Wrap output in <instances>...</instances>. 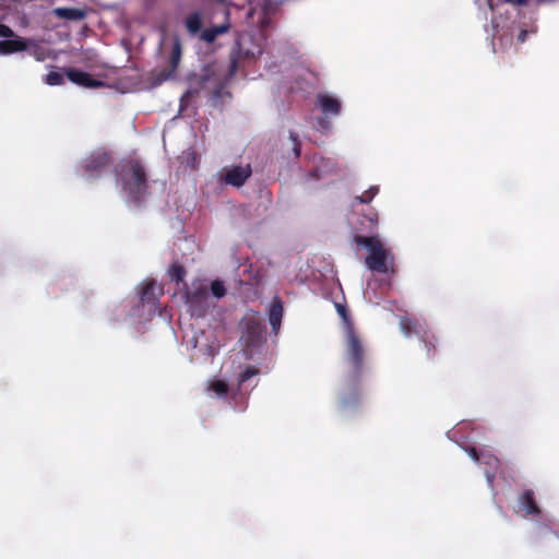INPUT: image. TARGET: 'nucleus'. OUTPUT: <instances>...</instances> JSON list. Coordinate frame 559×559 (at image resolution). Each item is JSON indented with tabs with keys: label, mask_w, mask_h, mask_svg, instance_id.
I'll use <instances>...</instances> for the list:
<instances>
[{
	"label": "nucleus",
	"mask_w": 559,
	"mask_h": 559,
	"mask_svg": "<svg viewBox=\"0 0 559 559\" xmlns=\"http://www.w3.org/2000/svg\"><path fill=\"white\" fill-rule=\"evenodd\" d=\"M369 354L364 340L355 331L348 328L344 337L342 354V378L348 389L356 390L368 371Z\"/></svg>",
	"instance_id": "obj_1"
},
{
	"label": "nucleus",
	"mask_w": 559,
	"mask_h": 559,
	"mask_svg": "<svg viewBox=\"0 0 559 559\" xmlns=\"http://www.w3.org/2000/svg\"><path fill=\"white\" fill-rule=\"evenodd\" d=\"M117 181L134 202H140L147 192L146 171L138 159L131 158L120 165Z\"/></svg>",
	"instance_id": "obj_2"
},
{
	"label": "nucleus",
	"mask_w": 559,
	"mask_h": 559,
	"mask_svg": "<svg viewBox=\"0 0 559 559\" xmlns=\"http://www.w3.org/2000/svg\"><path fill=\"white\" fill-rule=\"evenodd\" d=\"M354 241L368 249L369 255L365 262L369 270L378 273H388L390 267L393 266L394 257L389 249L383 247V243L377 236H355Z\"/></svg>",
	"instance_id": "obj_3"
},
{
	"label": "nucleus",
	"mask_w": 559,
	"mask_h": 559,
	"mask_svg": "<svg viewBox=\"0 0 559 559\" xmlns=\"http://www.w3.org/2000/svg\"><path fill=\"white\" fill-rule=\"evenodd\" d=\"M264 334L265 326L258 313L245 317L241 338L246 343L247 347L254 348L260 346L264 340Z\"/></svg>",
	"instance_id": "obj_4"
},
{
	"label": "nucleus",
	"mask_w": 559,
	"mask_h": 559,
	"mask_svg": "<svg viewBox=\"0 0 559 559\" xmlns=\"http://www.w3.org/2000/svg\"><path fill=\"white\" fill-rule=\"evenodd\" d=\"M111 164L112 159L108 153L94 152L82 162L81 168L86 177L94 179L110 168Z\"/></svg>",
	"instance_id": "obj_5"
},
{
	"label": "nucleus",
	"mask_w": 559,
	"mask_h": 559,
	"mask_svg": "<svg viewBox=\"0 0 559 559\" xmlns=\"http://www.w3.org/2000/svg\"><path fill=\"white\" fill-rule=\"evenodd\" d=\"M262 53V47L251 35H242L237 40V53L231 55V72L237 69V58L255 59Z\"/></svg>",
	"instance_id": "obj_6"
},
{
	"label": "nucleus",
	"mask_w": 559,
	"mask_h": 559,
	"mask_svg": "<svg viewBox=\"0 0 559 559\" xmlns=\"http://www.w3.org/2000/svg\"><path fill=\"white\" fill-rule=\"evenodd\" d=\"M66 75L72 83L83 87L95 88L104 85L102 81L94 79L90 73L76 69H67Z\"/></svg>",
	"instance_id": "obj_7"
},
{
	"label": "nucleus",
	"mask_w": 559,
	"mask_h": 559,
	"mask_svg": "<svg viewBox=\"0 0 559 559\" xmlns=\"http://www.w3.org/2000/svg\"><path fill=\"white\" fill-rule=\"evenodd\" d=\"M317 106L326 117H334L341 112V102L329 94H318Z\"/></svg>",
	"instance_id": "obj_8"
},
{
	"label": "nucleus",
	"mask_w": 559,
	"mask_h": 559,
	"mask_svg": "<svg viewBox=\"0 0 559 559\" xmlns=\"http://www.w3.org/2000/svg\"><path fill=\"white\" fill-rule=\"evenodd\" d=\"M182 47L178 37L175 38L173 49L169 58V70H164L159 73V80L165 81L174 76L181 60Z\"/></svg>",
	"instance_id": "obj_9"
},
{
	"label": "nucleus",
	"mask_w": 559,
	"mask_h": 559,
	"mask_svg": "<svg viewBox=\"0 0 559 559\" xmlns=\"http://www.w3.org/2000/svg\"><path fill=\"white\" fill-rule=\"evenodd\" d=\"M251 176L250 166H235L229 169L225 175V182L234 187H241L246 180Z\"/></svg>",
	"instance_id": "obj_10"
},
{
	"label": "nucleus",
	"mask_w": 559,
	"mask_h": 559,
	"mask_svg": "<svg viewBox=\"0 0 559 559\" xmlns=\"http://www.w3.org/2000/svg\"><path fill=\"white\" fill-rule=\"evenodd\" d=\"M284 308L283 302L278 297H274L269 308V322L272 331L277 334L283 319Z\"/></svg>",
	"instance_id": "obj_11"
},
{
	"label": "nucleus",
	"mask_w": 559,
	"mask_h": 559,
	"mask_svg": "<svg viewBox=\"0 0 559 559\" xmlns=\"http://www.w3.org/2000/svg\"><path fill=\"white\" fill-rule=\"evenodd\" d=\"M400 328L407 337L412 335H419L421 337L424 332H426L424 323H421L417 319L406 316L401 318Z\"/></svg>",
	"instance_id": "obj_12"
},
{
	"label": "nucleus",
	"mask_w": 559,
	"mask_h": 559,
	"mask_svg": "<svg viewBox=\"0 0 559 559\" xmlns=\"http://www.w3.org/2000/svg\"><path fill=\"white\" fill-rule=\"evenodd\" d=\"M519 501L526 515L537 516L540 514V508L536 502L535 493L532 489L524 490Z\"/></svg>",
	"instance_id": "obj_13"
},
{
	"label": "nucleus",
	"mask_w": 559,
	"mask_h": 559,
	"mask_svg": "<svg viewBox=\"0 0 559 559\" xmlns=\"http://www.w3.org/2000/svg\"><path fill=\"white\" fill-rule=\"evenodd\" d=\"M27 48V43L20 37L16 38H8L4 40H0V53L1 55H10L14 52L23 51Z\"/></svg>",
	"instance_id": "obj_14"
},
{
	"label": "nucleus",
	"mask_w": 559,
	"mask_h": 559,
	"mask_svg": "<svg viewBox=\"0 0 559 559\" xmlns=\"http://www.w3.org/2000/svg\"><path fill=\"white\" fill-rule=\"evenodd\" d=\"M479 463L489 467V469L485 471V475H486L487 480L490 484H492L493 479H495L496 472L500 467L499 459L496 455L484 451Z\"/></svg>",
	"instance_id": "obj_15"
},
{
	"label": "nucleus",
	"mask_w": 559,
	"mask_h": 559,
	"mask_svg": "<svg viewBox=\"0 0 559 559\" xmlns=\"http://www.w3.org/2000/svg\"><path fill=\"white\" fill-rule=\"evenodd\" d=\"M207 297V288L203 286L186 294L187 302L190 305L193 311H197V308L199 307L202 308Z\"/></svg>",
	"instance_id": "obj_16"
},
{
	"label": "nucleus",
	"mask_w": 559,
	"mask_h": 559,
	"mask_svg": "<svg viewBox=\"0 0 559 559\" xmlns=\"http://www.w3.org/2000/svg\"><path fill=\"white\" fill-rule=\"evenodd\" d=\"M156 283L148 281L144 283L140 292V299L142 304H154L157 300Z\"/></svg>",
	"instance_id": "obj_17"
},
{
	"label": "nucleus",
	"mask_w": 559,
	"mask_h": 559,
	"mask_svg": "<svg viewBox=\"0 0 559 559\" xmlns=\"http://www.w3.org/2000/svg\"><path fill=\"white\" fill-rule=\"evenodd\" d=\"M228 28V25H215L207 27L202 31L200 38L207 44H212L219 35L225 34Z\"/></svg>",
	"instance_id": "obj_18"
},
{
	"label": "nucleus",
	"mask_w": 559,
	"mask_h": 559,
	"mask_svg": "<svg viewBox=\"0 0 559 559\" xmlns=\"http://www.w3.org/2000/svg\"><path fill=\"white\" fill-rule=\"evenodd\" d=\"M56 13L59 17L79 21L85 17V12L78 8H59L56 10Z\"/></svg>",
	"instance_id": "obj_19"
},
{
	"label": "nucleus",
	"mask_w": 559,
	"mask_h": 559,
	"mask_svg": "<svg viewBox=\"0 0 559 559\" xmlns=\"http://www.w3.org/2000/svg\"><path fill=\"white\" fill-rule=\"evenodd\" d=\"M186 27H187L188 32L192 35H195L197 33H199L202 27V20H201L200 13L193 12V13L189 14L186 17Z\"/></svg>",
	"instance_id": "obj_20"
},
{
	"label": "nucleus",
	"mask_w": 559,
	"mask_h": 559,
	"mask_svg": "<svg viewBox=\"0 0 559 559\" xmlns=\"http://www.w3.org/2000/svg\"><path fill=\"white\" fill-rule=\"evenodd\" d=\"M379 187L378 186H371L368 190L364 191L360 195H357L354 200L353 206H355L356 203L360 204H369L372 199L378 194Z\"/></svg>",
	"instance_id": "obj_21"
},
{
	"label": "nucleus",
	"mask_w": 559,
	"mask_h": 559,
	"mask_svg": "<svg viewBox=\"0 0 559 559\" xmlns=\"http://www.w3.org/2000/svg\"><path fill=\"white\" fill-rule=\"evenodd\" d=\"M420 340L423 341V343H424V345L426 347L427 356L428 357H433L435 350H436V346H437V338H436V336L432 333H429V332L426 331L421 335Z\"/></svg>",
	"instance_id": "obj_22"
},
{
	"label": "nucleus",
	"mask_w": 559,
	"mask_h": 559,
	"mask_svg": "<svg viewBox=\"0 0 559 559\" xmlns=\"http://www.w3.org/2000/svg\"><path fill=\"white\" fill-rule=\"evenodd\" d=\"M168 274L171 281H175L178 284L183 281V277L186 276V270L181 264L173 263L169 266Z\"/></svg>",
	"instance_id": "obj_23"
},
{
	"label": "nucleus",
	"mask_w": 559,
	"mask_h": 559,
	"mask_svg": "<svg viewBox=\"0 0 559 559\" xmlns=\"http://www.w3.org/2000/svg\"><path fill=\"white\" fill-rule=\"evenodd\" d=\"M210 390H212L217 396L223 397L228 393V385L223 380H216L211 383Z\"/></svg>",
	"instance_id": "obj_24"
},
{
	"label": "nucleus",
	"mask_w": 559,
	"mask_h": 559,
	"mask_svg": "<svg viewBox=\"0 0 559 559\" xmlns=\"http://www.w3.org/2000/svg\"><path fill=\"white\" fill-rule=\"evenodd\" d=\"M259 373V369L254 366H247L245 370H242L238 376V383L241 385L246 381H248L250 378L254 377Z\"/></svg>",
	"instance_id": "obj_25"
},
{
	"label": "nucleus",
	"mask_w": 559,
	"mask_h": 559,
	"mask_svg": "<svg viewBox=\"0 0 559 559\" xmlns=\"http://www.w3.org/2000/svg\"><path fill=\"white\" fill-rule=\"evenodd\" d=\"M63 81V74L58 71H50L45 78L46 84L51 86L61 85Z\"/></svg>",
	"instance_id": "obj_26"
},
{
	"label": "nucleus",
	"mask_w": 559,
	"mask_h": 559,
	"mask_svg": "<svg viewBox=\"0 0 559 559\" xmlns=\"http://www.w3.org/2000/svg\"><path fill=\"white\" fill-rule=\"evenodd\" d=\"M335 306H336L337 313L340 314V317L343 319V321L345 323V332L348 330V328H354L346 306L342 305V304H336Z\"/></svg>",
	"instance_id": "obj_27"
},
{
	"label": "nucleus",
	"mask_w": 559,
	"mask_h": 559,
	"mask_svg": "<svg viewBox=\"0 0 559 559\" xmlns=\"http://www.w3.org/2000/svg\"><path fill=\"white\" fill-rule=\"evenodd\" d=\"M211 292L216 298H222L226 294L224 283L221 281H214L211 284Z\"/></svg>",
	"instance_id": "obj_28"
},
{
	"label": "nucleus",
	"mask_w": 559,
	"mask_h": 559,
	"mask_svg": "<svg viewBox=\"0 0 559 559\" xmlns=\"http://www.w3.org/2000/svg\"><path fill=\"white\" fill-rule=\"evenodd\" d=\"M364 217L368 222L367 228L373 229V228L377 227V225H378V213L373 209H370L367 214H364Z\"/></svg>",
	"instance_id": "obj_29"
},
{
	"label": "nucleus",
	"mask_w": 559,
	"mask_h": 559,
	"mask_svg": "<svg viewBox=\"0 0 559 559\" xmlns=\"http://www.w3.org/2000/svg\"><path fill=\"white\" fill-rule=\"evenodd\" d=\"M466 452L468 453V455L472 457L473 461L479 463L481 456H483V453L484 451H478L476 448L474 447H468L466 448Z\"/></svg>",
	"instance_id": "obj_30"
},
{
	"label": "nucleus",
	"mask_w": 559,
	"mask_h": 559,
	"mask_svg": "<svg viewBox=\"0 0 559 559\" xmlns=\"http://www.w3.org/2000/svg\"><path fill=\"white\" fill-rule=\"evenodd\" d=\"M14 32L11 27L0 23V37L11 38L14 37Z\"/></svg>",
	"instance_id": "obj_31"
},
{
	"label": "nucleus",
	"mask_w": 559,
	"mask_h": 559,
	"mask_svg": "<svg viewBox=\"0 0 559 559\" xmlns=\"http://www.w3.org/2000/svg\"><path fill=\"white\" fill-rule=\"evenodd\" d=\"M290 139L294 143L295 157H299L300 156V143H299L297 133L290 132Z\"/></svg>",
	"instance_id": "obj_32"
},
{
	"label": "nucleus",
	"mask_w": 559,
	"mask_h": 559,
	"mask_svg": "<svg viewBox=\"0 0 559 559\" xmlns=\"http://www.w3.org/2000/svg\"><path fill=\"white\" fill-rule=\"evenodd\" d=\"M508 3L514 4V5H525L527 3V0H504Z\"/></svg>",
	"instance_id": "obj_33"
},
{
	"label": "nucleus",
	"mask_w": 559,
	"mask_h": 559,
	"mask_svg": "<svg viewBox=\"0 0 559 559\" xmlns=\"http://www.w3.org/2000/svg\"><path fill=\"white\" fill-rule=\"evenodd\" d=\"M525 36H526V31H522V32L520 33V35H519V39H520L521 41H524Z\"/></svg>",
	"instance_id": "obj_34"
},
{
	"label": "nucleus",
	"mask_w": 559,
	"mask_h": 559,
	"mask_svg": "<svg viewBox=\"0 0 559 559\" xmlns=\"http://www.w3.org/2000/svg\"><path fill=\"white\" fill-rule=\"evenodd\" d=\"M342 403H343V406H346V405L348 404L347 399H345V397H344V399L342 400Z\"/></svg>",
	"instance_id": "obj_35"
},
{
	"label": "nucleus",
	"mask_w": 559,
	"mask_h": 559,
	"mask_svg": "<svg viewBox=\"0 0 559 559\" xmlns=\"http://www.w3.org/2000/svg\"><path fill=\"white\" fill-rule=\"evenodd\" d=\"M218 2H224L225 0H217Z\"/></svg>",
	"instance_id": "obj_36"
}]
</instances>
